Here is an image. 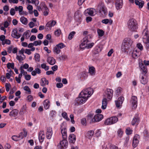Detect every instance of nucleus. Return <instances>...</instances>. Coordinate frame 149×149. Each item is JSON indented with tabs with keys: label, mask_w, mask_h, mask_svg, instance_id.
Returning a JSON list of instances; mask_svg holds the SVG:
<instances>
[{
	"label": "nucleus",
	"mask_w": 149,
	"mask_h": 149,
	"mask_svg": "<svg viewBox=\"0 0 149 149\" xmlns=\"http://www.w3.org/2000/svg\"><path fill=\"white\" fill-rule=\"evenodd\" d=\"M107 98H104L102 101V108L103 109H105L107 107Z\"/></svg>",
	"instance_id": "5701e85b"
},
{
	"label": "nucleus",
	"mask_w": 149,
	"mask_h": 149,
	"mask_svg": "<svg viewBox=\"0 0 149 149\" xmlns=\"http://www.w3.org/2000/svg\"><path fill=\"white\" fill-rule=\"evenodd\" d=\"M130 102L132 105V109H136L137 107V97L134 96H132L131 97Z\"/></svg>",
	"instance_id": "0eeeda50"
},
{
	"label": "nucleus",
	"mask_w": 149,
	"mask_h": 149,
	"mask_svg": "<svg viewBox=\"0 0 149 149\" xmlns=\"http://www.w3.org/2000/svg\"><path fill=\"white\" fill-rule=\"evenodd\" d=\"M139 66L142 70L143 74H144V75L147 72L146 66L144 65L143 63H141V64H140Z\"/></svg>",
	"instance_id": "4be33fe9"
},
{
	"label": "nucleus",
	"mask_w": 149,
	"mask_h": 149,
	"mask_svg": "<svg viewBox=\"0 0 149 149\" xmlns=\"http://www.w3.org/2000/svg\"><path fill=\"white\" fill-rule=\"evenodd\" d=\"M19 111L16 109H14L10 113L9 115L10 116H16L18 113Z\"/></svg>",
	"instance_id": "c85d7f7f"
},
{
	"label": "nucleus",
	"mask_w": 149,
	"mask_h": 149,
	"mask_svg": "<svg viewBox=\"0 0 149 149\" xmlns=\"http://www.w3.org/2000/svg\"><path fill=\"white\" fill-rule=\"evenodd\" d=\"M118 121V118L116 116L112 117L105 120L104 124L106 125H111L116 123Z\"/></svg>",
	"instance_id": "20e7f679"
},
{
	"label": "nucleus",
	"mask_w": 149,
	"mask_h": 149,
	"mask_svg": "<svg viewBox=\"0 0 149 149\" xmlns=\"http://www.w3.org/2000/svg\"><path fill=\"white\" fill-rule=\"evenodd\" d=\"M124 98L123 97H120L118 98L117 101L120 102V103H121V104H122L123 101L124 100Z\"/></svg>",
	"instance_id": "4d7b16f0"
},
{
	"label": "nucleus",
	"mask_w": 149,
	"mask_h": 149,
	"mask_svg": "<svg viewBox=\"0 0 149 149\" xmlns=\"http://www.w3.org/2000/svg\"><path fill=\"white\" fill-rule=\"evenodd\" d=\"M12 36L14 38L18 39L21 36V34L17 33V29H15L12 31Z\"/></svg>",
	"instance_id": "9d476101"
},
{
	"label": "nucleus",
	"mask_w": 149,
	"mask_h": 149,
	"mask_svg": "<svg viewBox=\"0 0 149 149\" xmlns=\"http://www.w3.org/2000/svg\"><path fill=\"white\" fill-rule=\"evenodd\" d=\"M24 77L25 79L26 80L28 81L31 78V76L30 74H27V75H25Z\"/></svg>",
	"instance_id": "e2e57ef3"
},
{
	"label": "nucleus",
	"mask_w": 149,
	"mask_h": 149,
	"mask_svg": "<svg viewBox=\"0 0 149 149\" xmlns=\"http://www.w3.org/2000/svg\"><path fill=\"white\" fill-rule=\"evenodd\" d=\"M93 114L90 113L87 116V121L89 123L91 124L93 123L94 116Z\"/></svg>",
	"instance_id": "a211bd4d"
},
{
	"label": "nucleus",
	"mask_w": 149,
	"mask_h": 149,
	"mask_svg": "<svg viewBox=\"0 0 149 149\" xmlns=\"http://www.w3.org/2000/svg\"><path fill=\"white\" fill-rule=\"evenodd\" d=\"M61 133L62 135L63 139H66L67 138L66 129L65 127L63 128L61 130Z\"/></svg>",
	"instance_id": "393cba45"
},
{
	"label": "nucleus",
	"mask_w": 149,
	"mask_h": 149,
	"mask_svg": "<svg viewBox=\"0 0 149 149\" xmlns=\"http://www.w3.org/2000/svg\"><path fill=\"white\" fill-rule=\"evenodd\" d=\"M40 6L41 8L42 9L43 11L45 10H47L48 8L47 7L45 3L44 2H42L40 3Z\"/></svg>",
	"instance_id": "c9c22d12"
},
{
	"label": "nucleus",
	"mask_w": 149,
	"mask_h": 149,
	"mask_svg": "<svg viewBox=\"0 0 149 149\" xmlns=\"http://www.w3.org/2000/svg\"><path fill=\"white\" fill-rule=\"evenodd\" d=\"M10 41L8 40L7 39H5L4 40V41H3V42H2V45H4L5 44H7V45H10Z\"/></svg>",
	"instance_id": "a18cd8bd"
},
{
	"label": "nucleus",
	"mask_w": 149,
	"mask_h": 149,
	"mask_svg": "<svg viewBox=\"0 0 149 149\" xmlns=\"http://www.w3.org/2000/svg\"><path fill=\"white\" fill-rule=\"evenodd\" d=\"M26 112V107L25 105H23L19 112V114L21 115H22L24 113Z\"/></svg>",
	"instance_id": "c756f323"
},
{
	"label": "nucleus",
	"mask_w": 149,
	"mask_h": 149,
	"mask_svg": "<svg viewBox=\"0 0 149 149\" xmlns=\"http://www.w3.org/2000/svg\"><path fill=\"white\" fill-rule=\"evenodd\" d=\"M47 61L51 65H53L55 63V61L52 57H48Z\"/></svg>",
	"instance_id": "bb28decb"
},
{
	"label": "nucleus",
	"mask_w": 149,
	"mask_h": 149,
	"mask_svg": "<svg viewBox=\"0 0 149 149\" xmlns=\"http://www.w3.org/2000/svg\"><path fill=\"white\" fill-rule=\"evenodd\" d=\"M126 132L127 134L129 135L132 133V131L130 128H128L126 129Z\"/></svg>",
	"instance_id": "bf43d9fd"
},
{
	"label": "nucleus",
	"mask_w": 149,
	"mask_h": 149,
	"mask_svg": "<svg viewBox=\"0 0 149 149\" xmlns=\"http://www.w3.org/2000/svg\"><path fill=\"white\" fill-rule=\"evenodd\" d=\"M52 134V128L51 127L48 128L47 129L46 133V137L48 139H51Z\"/></svg>",
	"instance_id": "f3484780"
},
{
	"label": "nucleus",
	"mask_w": 149,
	"mask_h": 149,
	"mask_svg": "<svg viewBox=\"0 0 149 149\" xmlns=\"http://www.w3.org/2000/svg\"><path fill=\"white\" fill-rule=\"evenodd\" d=\"M11 87V85L10 84L6 83L5 85L6 90L7 92L9 91L10 88Z\"/></svg>",
	"instance_id": "864d4df0"
},
{
	"label": "nucleus",
	"mask_w": 149,
	"mask_h": 149,
	"mask_svg": "<svg viewBox=\"0 0 149 149\" xmlns=\"http://www.w3.org/2000/svg\"><path fill=\"white\" fill-rule=\"evenodd\" d=\"M89 72L91 75H95V68L92 66L90 67L89 70Z\"/></svg>",
	"instance_id": "72a5a7b5"
},
{
	"label": "nucleus",
	"mask_w": 149,
	"mask_h": 149,
	"mask_svg": "<svg viewBox=\"0 0 149 149\" xmlns=\"http://www.w3.org/2000/svg\"><path fill=\"white\" fill-rule=\"evenodd\" d=\"M130 47V45L129 44V45H127L126 43V42H124V40L121 46V49L122 51L124 52H125L126 50L129 49Z\"/></svg>",
	"instance_id": "ddd939ff"
},
{
	"label": "nucleus",
	"mask_w": 149,
	"mask_h": 149,
	"mask_svg": "<svg viewBox=\"0 0 149 149\" xmlns=\"http://www.w3.org/2000/svg\"><path fill=\"white\" fill-rule=\"evenodd\" d=\"M139 122V118L136 115L133 118L132 122V124L133 125H134L135 124L137 125Z\"/></svg>",
	"instance_id": "aec40b11"
},
{
	"label": "nucleus",
	"mask_w": 149,
	"mask_h": 149,
	"mask_svg": "<svg viewBox=\"0 0 149 149\" xmlns=\"http://www.w3.org/2000/svg\"><path fill=\"white\" fill-rule=\"evenodd\" d=\"M20 21L23 24L26 25L28 23L27 19L26 18L23 16L20 18Z\"/></svg>",
	"instance_id": "473e14b6"
},
{
	"label": "nucleus",
	"mask_w": 149,
	"mask_h": 149,
	"mask_svg": "<svg viewBox=\"0 0 149 149\" xmlns=\"http://www.w3.org/2000/svg\"><path fill=\"white\" fill-rule=\"evenodd\" d=\"M97 32L99 36L102 37L104 35V32L102 30L98 29H97Z\"/></svg>",
	"instance_id": "37998d69"
},
{
	"label": "nucleus",
	"mask_w": 149,
	"mask_h": 149,
	"mask_svg": "<svg viewBox=\"0 0 149 149\" xmlns=\"http://www.w3.org/2000/svg\"><path fill=\"white\" fill-rule=\"evenodd\" d=\"M123 0H116V7L117 10H118L122 7L123 5Z\"/></svg>",
	"instance_id": "4468645a"
},
{
	"label": "nucleus",
	"mask_w": 149,
	"mask_h": 149,
	"mask_svg": "<svg viewBox=\"0 0 149 149\" xmlns=\"http://www.w3.org/2000/svg\"><path fill=\"white\" fill-rule=\"evenodd\" d=\"M61 33V30L60 29H58L55 32V35L58 36L60 35Z\"/></svg>",
	"instance_id": "13d9d810"
},
{
	"label": "nucleus",
	"mask_w": 149,
	"mask_h": 149,
	"mask_svg": "<svg viewBox=\"0 0 149 149\" xmlns=\"http://www.w3.org/2000/svg\"><path fill=\"white\" fill-rule=\"evenodd\" d=\"M68 139L69 142L70 143H74L76 141V136L74 134H71L69 136Z\"/></svg>",
	"instance_id": "2eb2a0df"
},
{
	"label": "nucleus",
	"mask_w": 149,
	"mask_h": 149,
	"mask_svg": "<svg viewBox=\"0 0 149 149\" xmlns=\"http://www.w3.org/2000/svg\"><path fill=\"white\" fill-rule=\"evenodd\" d=\"M34 57L36 61H40V56L38 54H35Z\"/></svg>",
	"instance_id": "49530a36"
},
{
	"label": "nucleus",
	"mask_w": 149,
	"mask_h": 149,
	"mask_svg": "<svg viewBox=\"0 0 149 149\" xmlns=\"http://www.w3.org/2000/svg\"><path fill=\"white\" fill-rule=\"evenodd\" d=\"M34 45L37 46L38 45H40L42 43V41L40 40L38 41H35L33 43Z\"/></svg>",
	"instance_id": "09e8293b"
},
{
	"label": "nucleus",
	"mask_w": 149,
	"mask_h": 149,
	"mask_svg": "<svg viewBox=\"0 0 149 149\" xmlns=\"http://www.w3.org/2000/svg\"><path fill=\"white\" fill-rule=\"evenodd\" d=\"M95 10V9L93 8L88 9L85 10L84 14L86 16L88 15L91 16H93L94 15V12Z\"/></svg>",
	"instance_id": "1a4fd4ad"
},
{
	"label": "nucleus",
	"mask_w": 149,
	"mask_h": 149,
	"mask_svg": "<svg viewBox=\"0 0 149 149\" xmlns=\"http://www.w3.org/2000/svg\"><path fill=\"white\" fill-rule=\"evenodd\" d=\"M140 77H141L140 81L141 83L143 84H147L148 81L146 78H145L143 75H140Z\"/></svg>",
	"instance_id": "7c9ffc66"
},
{
	"label": "nucleus",
	"mask_w": 149,
	"mask_h": 149,
	"mask_svg": "<svg viewBox=\"0 0 149 149\" xmlns=\"http://www.w3.org/2000/svg\"><path fill=\"white\" fill-rule=\"evenodd\" d=\"M137 46L141 50H142L143 49V47L141 43H138L137 45Z\"/></svg>",
	"instance_id": "680f3d73"
},
{
	"label": "nucleus",
	"mask_w": 149,
	"mask_h": 149,
	"mask_svg": "<svg viewBox=\"0 0 149 149\" xmlns=\"http://www.w3.org/2000/svg\"><path fill=\"white\" fill-rule=\"evenodd\" d=\"M68 143L66 139H63V140L60 141L59 144L58 145V146H60L59 148L61 149L66 148L68 147Z\"/></svg>",
	"instance_id": "423d86ee"
},
{
	"label": "nucleus",
	"mask_w": 149,
	"mask_h": 149,
	"mask_svg": "<svg viewBox=\"0 0 149 149\" xmlns=\"http://www.w3.org/2000/svg\"><path fill=\"white\" fill-rule=\"evenodd\" d=\"M139 138V135L136 134L135 135L133 138L132 142V146L134 148L136 147L138 144L139 141L138 140V139Z\"/></svg>",
	"instance_id": "f8f14e48"
},
{
	"label": "nucleus",
	"mask_w": 149,
	"mask_h": 149,
	"mask_svg": "<svg viewBox=\"0 0 149 149\" xmlns=\"http://www.w3.org/2000/svg\"><path fill=\"white\" fill-rule=\"evenodd\" d=\"M122 90V88L121 87H118L117 89V90H116V92L117 93V94L118 95L119 94V93H120V91Z\"/></svg>",
	"instance_id": "338daca9"
},
{
	"label": "nucleus",
	"mask_w": 149,
	"mask_h": 149,
	"mask_svg": "<svg viewBox=\"0 0 149 149\" xmlns=\"http://www.w3.org/2000/svg\"><path fill=\"white\" fill-rule=\"evenodd\" d=\"M94 132L93 131L91 130L89 131L87 133V138L88 139H90L91 138V137L94 134Z\"/></svg>",
	"instance_id": "e433bc0d"
},
{
	"label": "nucleus",
	"mask_w": 149,
	"mask_h": 149,
	"mask_svg": "<svg viewBox=\"0 0 149 149\" xmlns=\"http://www.w3.org/2000/svg\"><path fill=\"white\" fill-rule=\"evenodd\" d=\"M94 43L92 42L91 43H89L87 44V45H86L85 46V48H87V49H89L91 48L93 45Z\"/></svg>",
	"instance_id": "3c124183"
},
{
	"label": "nucleus",
	"mask_w": 149,
	"mask_h": 149,
	"mask_svg": "<svg viewBox=\"0 0 149 149\" xmlns=\"http://www.w3.org/2000/svg\"><path fill=\"white\" fill-rule=\"evenodd\" d=\"M56 23V21L54 20H52V21H49L46 24V27L47 28H51L52 26H54Z\"/></svg>",
	"instance_id": "412c9836"
},
{
	"label": "nucleus",
	"mask_w": 149,
	"mask_h": 149,
	"mask_svg": "<svg viewBox=\"0 0 149 149\" xmlns=\"http://www.w3.org/2000/svg\"><path fill=\"white\" fill-rule=\"evenodd\" d=\"M89 41L88 39V37L87 36L85 37L83 39V41L82 43L80 45V47L81 48L84 49V47H83V46L85 45H87V43L89 42Z\"/></svg>",
	"instance_id": "dca6fc26"
},
{
	"label": "nucleus",
	"mask_w": 149,
	"mask_h": 149,
	"mask_svg": "<svg viewBox=\"0 0 149 149\" xmlns=\"http://www.w3.org/2000/svg\"><path fill=\"white\" fill-rule=\"evenodd\" d=\"M103 118V116L101 114H98L94 116L93 123L101 120Z\"/></svg>",
	"instance_id": "9b49d317"
},
{
	"label": "nucleus",
	"mask_w": 149,
	"mask_h": 149,
	"mask_svg": "<svg viewBox=\"0 0 149 149\" xmlns=\"http://www.w3.org/2000/svg\"><path fill=\"white\" fill-rule=\"evenodd\" d=\"M49 101L48 99H46L43 101V104L44 108L46 109H48L50 106Z\"/></svg>",
	"instance_id": "b1692460"
},
{
	"label": "nucleus",
	"mask_w": 149,
	"mask_h": 149,
	"mask_svg": "<svg viewBox=\"0 0 149 149\" xmlns=\"http://www.w3.org/2000/svg\"><path fill=\"white\" fill-rule=\"evenodd\" d=\"M127 24L128 28L132 31H136L138 28L137 23L136 20L133 18L129 20Z\"/></svg>",
	"instance_id": "f03ea898"
},
{
	"label": "nucleus",
	"mask_w": 149,
	"mask_h": 149,
	"mask_svg": "<svg viewBox=\"0 0 149 149\" xmlns=\"http://www.w3.org/2000/svg\"><path fill=\"white\" fill-rule=\"evenodd\" d=\"M93 93V90L91 88L83 90L79 94V97L76 98L75 102L79 105L83 104L86 102Z\"/></svg>",
	"instance_id": "f257e3e1"
},
{
	"label": "nucleus",
	"mask_w": 149,
	"mask_h": 149,
	"mask_svg": "<svg viewBox=\"0 0 149 149\" xmlns=\"http://www.w3.org/2000/svg\"><path fill=\"white\" fill-rule=\"evenodd\" d=\"M23 132H20L18 136L14 135L12 136V139L14 141H17L25 137L27 135V132L25 129H23Z\"/></svg>",
	"instance_id": "7ed1b4c3"
},
{
	"label": "nucleus",
	"mask_w": 149,
	"mask_h": 149,
	"mask_svg": "<svg viewBox=\"0 0 149 149\" xmlns=\"http://www.w3.org/2000/svg\"><path fill=\"white\" fill-rule=\"evenodd\" d=\"M139 55V54L137 52L135 51H133L132 53V56L134 58L137 57Z\"/></svg>",
	"instance_id": "603ef678"
},
{
	"label": "nucleus",
	"mask_w": 149,
	"mask_h": 149,
	"mask_svg": "<svg viewBox=\"0 0 149 149\" xmlns=\"http://www.w3.org/2000/svg\"><path fill=\"white\" fill-rule=\"evenodd\" d=\"M15 9L13 8H12L10 11V13L11 15H14L15 14Z\"/></svg>",
	"instance_id": "052dcab7"
},
{
	"label": "nucleus",
	"mask_w": 149,
	"mask_h": 149,
	"mask_svg": "<svg viewBox=\"0 0 149 149\" xmlns=\"http://www.w3.org/2000/svg\"><path fill=\"white\" fill-rule=\"evenodd\" d=\"M56 46L59 49H61L65 47V46L62 43H60L56 45Z\"/></svg>",
	"instance_id": "c03bdc74"
},
{
	"label": "nucleus",
	"mask_w": 149,
	"mask_h": 149,
	"mask_svg": "<svg viewBox=\"0 0 149 149\" xmlns=\"http://www.w3.org/2000/svg\"><path fill=\"white\" fill-rule=\"evenodd\" d=\"M62 116L65 118L69 120V119L67 116V114L65 112H64L62 113Z\"/></svg>",
	"instance_id": "0e129e2a"
},
{
	"label": "nucleus",
	"mask_w": 149,
	"mask_h": 149,
	"mask_svg": "<svg viewBox=\"0 0 149 149\" xmlns=\"http://www.w3.org/2000/svg\"><path fill=\"white\" fill-rule=\"evenodd\" d=\"M135 3L136 5L139 6V8H141L143 7L144 2V1H143L140 2L138 0H135Z\"/></svg>",
	"instance_id": "a878e982"
},
{
	"label": "nucleus",
	"mask_w": 149,
	"mask_h": 149,
	"mask_svg": "<svg viewBox=\"0 0 149 149\" xmlns=\"http://www.w3.org/2000/svg\"><path fill=\"white\" fill-rule=\"evenodd\" d=\"M113 93V91L112 89H107L104 93V97L111 100L112 97Z\"/></svg>",
	"instance_id": "39448f33"
},
{
	"label": "nucleus",
	"mask_w": 149,
	"mask_h": 149,
	"mask_svg": "<svg viewBox=\"0 0 149 149\" xmlns=\"http://www.w3.org/2000/svg\"><path fill=\"white\" fill-rule=\"evenodd\" d=\"M7 67L9 69H10V68H11L13 69H14V63H8L7 64Z\"/></svg>",
	"instance_id": "4c0bfd02"
},
{
	"label": "nucleus",
	"mask_w": 149,
	"mask_h": 149,
	"mask_svg": "<svg viewBox=\"0 0 149 149\" xmlns=\"http://www.w3.org/2000/svg\"><path fill=\"white\" fill-rule=\"evenodd\" d=\"M108 145L109 148L107 149H118V147L114 145L109 144Z\"/></svg>",
	"instance_id": "a19ab883"
},
{
	"label": "nucleus",
	"mask_w": 149,
	"mask_h": 149,
	"mask_svg": "<svg viewBox=\"0 0 149 149\" xmlns=\"http://www.w3.org/2000/svg\"><path fill=\"white\" fill-rule=\"evenodd\" d=\"M45 137V136L44 134V132L43 131H40L38 135V138L39 141L40 142H42L44 140Z\"/></svg>",
	"instance_id": "6ab92c4d"
},
{
	"label": "nucleus",
	"mask_w": 149,
	"mask_h": 149,
	"mask_svg": "<svg viewBox=\"0 0 149 149\" xmlns=\"http://www.w3.org/2000/svg\"><path fill=\"white\" fill-rule=\"evenodd\" d=\"M86 118H83L81 120V124L84 125H86Z\"/></svg>",
	"instance_id": "6e6d98bb"
},
{
	"label": "nucleus",
	"mask_w": 149,
	"mask_h": 149,
	"mask_svg": "<svg viewBox=\"0 0 149 149\" xmlns=\"http://www.w3.org/2000/svg\"><path fill=\"white\" fill-rule=\"evenodd\" d=\"M24 57H22L21 56H18L17 55L16 58L17 59L19 62H21L24 59H25V56H24Z\"/></svg>",
	"instance_id": "58836bf2"
},
{
	"label": "nucleus",
	"mask_w": 149,
	"mask_h": 149,
	"mask_svg": "<svg viewBox=\"0 0 149 149\" xmlns=\"http://www.w3.org/2000/svg\"><path fill=\"white\" fill-rule=\"evenodd\" d=\"M41 82L40 83L41 85L43 87L45 86L46 84L48 85L49 83L48 80H47L45 78H43L41 79Z\"/></svg>",
	"instance_id": "cd10ccee"
},
{
	"label": "nucleus",
	"mask_w": 149,
	"mask_h": 149,
	"mask_svg": "<svg viewBox=\"0 0 149 149\" xmlns=\"http://www.w3.org/2000/svg\"><path fill=\"white\" fill-rule=\"evenodd\" d=\"M5 36L4 35H2L0 36V40L2 41V42L4 41L5 39Z\"/></svg>",
	"instance_id": "774afa93"
},
{
	"label": "nucleus",
	"mask_w": 149,
	"mask_h": 149,
	"mask_svg": "<svg viewBox=\"0 0 149 149\" xmlns=\"http://www.w3.org/2000/svg\"><path fill=\"white\" fill-rule=\"evenodd\" d=\"M24 89L25 91L28 92L29 94H31V90L28 86H25L24 88Z\"/></svg>",
	"instance_id": "8fccbe9b"
},
{
	"label": "nucleus",
	"mask_w": 149,
	"mask_h": 149,
	"mask_svg": "<svg viewBox=\"0 0 149 149\" xmlns=\"http://www.w3.org/2000/svg\"><path fill=\"white\" fill-rule=\"evenodd\" d=\"M102 22L105 24H107L109 22V20L108 19H104L102 20Z\"/></svg>",
	"instance_id": "69168bd1"
},
{
	"label": "nucleus",
	"mask_w": 149,
	"mask_h": 149,
	"mask_svg": "<svg viewBox=\"0 0 149 149\" xmlns=\"http://www.w3.org/2000/svg\"><path fill=\"white\" fill-rule=\"evenodd\" d=\"M75 33V32L74 31L71 32L69 35L68 37V39L70 40H71L73 37V36Z\"/></svg>",
	"instance_id": "ea45409f"
},
{
	"label": "nucleus",
	"mask_w": 149,
	"mask_h": 149,
	"mask_svg": "<svg viewBox=\"0 0 149 149\" xmlns=\"http://www.w3.org/2000/svg\"><path fill=\"white\" fill-rule=\"evenodd\" d=\"M148 32V29L146 28L144 30L142 33L143 36V38L146 40V42H148L149 41V36Z\"/></svg>",
	"instance_id": "6e6552de"
},
{
	"label": "nucleus",
	"mask_w": 149,
	"mask_h": 149,
	"mask_svg": "<svg viewBox=\"0 0 149 149\" xmlns=\"http://www.w3.org/2000/svg\"><path fill=\"white\" fill-rule=\"evenodd\" d=\"M97 10L100 13H102V12H103L104 14L106 13V11L105 10L103 6H99L98 7Z\"/></svg>",
	"instance_id": "f704fd0d"
},
{
	"label": "nucleus",
	"mask_w": 149,
	"mask_h": 149,
	"mask_svg": "<svg viewBox=\"0 0 149 149\" xmlns=\"http://www.w3.org/2000/svg\"><path fill=\"white\" fill-rule=\"evenodd\" d=\"M124 42H126V43L128 45H130V47L133 43V41L129 38H126L124 40Z\"/></svg>",
	"instance_id": "2f4dec72"
},
{
	"label": "nucleus",
	"mask_w": 149,
	"mask_h": 149,
	"mask_svg": "<svg viewBox=\"0 0 149 149\" xmlns=\"http://www.w3.org/2000/svg\"><path fill=\"white\" fill-rule=\"evenodd\" d=\"M102 50L101 48L99 46H97L95 49V50L96 52H94L95 54H97L99 52H100Z\"/></svg>",
	"instance_id": "79ce46f5"
},
{
	"label": "nucleus",
	"mask_w": 149,
	"mask_h": 149,
	"mask_svg": "<svg viewBox=\"0 0 149 149\" xmlns=\"http://www.w3.org/2000/svg\"><path fill=\"white\" fill-rule=\"evenodd\" d=\"M117 132L118 135V136L120 138H121L122 136V135L123 133L122 130L121 129H120L119 130H118Z\"/></svg>",
	"instance_id": "5fc2aeb1"
},
{
	"label": "nucleus",
	"mask_w": 149,
	"mask_h": 149,
	"mask_svg": "<svg viewBox=\"0 0 149 149\" xmlns=\"http://www.w3.org/2000/svg\"><path fill=\"white\" fill-rule=\"evenodd\" d=\"M54 52L57 54H58L60 53L61 50L57 47L56 46L54 48Z\"/></svg>",
	"instance_id": "de8ad7c7"
}]
</instances>
